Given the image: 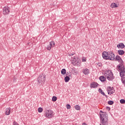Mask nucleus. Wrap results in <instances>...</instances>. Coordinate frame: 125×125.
Returning a JSON list of instances; mask_svg holds the SVG:
<instances>
[{
  "label": "nucleus",
  "mask_w": 125,
  "mask_h": 125,
  "mask_svg": "<svg viewBox=\"0 0 125 125\" xmlns=\"http://www.w3.org/2000/svg\"><path fill=\"white\" fill-rule=\"evenodd\" d=\"M106 109H107L108 111H110V110H111V108L109 106H106Z\"/></svg>",
  "instance_id": "33"
},
{
  "label": "nucleus",
  "mask_w": 125,
  "mask_h": 125,
  "mask_svg": "<svg viewBox=\"0 0 125 125\" xmlns=\"http://www.w3.org/2000/svg\"><path fill=\"white\" fill-rule=\"evenodd\" d=\"M117 53H118L119 55H124L125 54V51L123 50H118Z\"/></svg>",
  "instance_id": "18"
},
{
  "label": "nucleus",
  "mask_w": 125,
  "mask_h": 125,
  "mask_svg": "<svg viewBox=\"0 0 125 125\" xmlns=\"http://www.w3.org/2000/svg\"><path fill=\"white\" fill-rule=\"evenodd\" d=\"M113 87H111V86H108L107 88V91L108 94H110V95H111V94H113L114 93V91H113Z\"/></svg>",
  "instance_id": "10"
},
{
  "label": "nucleus",
  "mask_w": 125,
  "mask_h": 125,
  "mask_svg": "<svg viewBox=\"0 0 125 125\" xmlns=\"http://www.w3.org/2000/svg\"><path fill=\"white\" fill-rule=\"evenodd\" d=\"M72 64L73 66H76L77 67H80L81 66V62L79 61L73 62Z\"/></svg>",
  "instance_id": "14"
},
{
  "label": "nucleus",
  "mask_w": 125,
  "mask_h": 125,
  "mask_svg": "<svg viewBox=\"0 0 125 125\" xmlns=\"http://www.w3.org/2000/svg\"><path fill=\"white\" fill-rule=\"evenodd\" d=\"M10 110H11L10 107L6 108L5 115H6L7 116L10 115Z\"/></svg>",
  "instance_id": "16"
},
{
  "label": "nucleus",
  "mask_w": 125,
  "mask_h": 125,
  "mask_svg": "<svg viewBox=\"0 0 125 125\" xmlns=\"http://www.w3.org/2000/svg\"><path fill=\"white\" fill-rule=\"evenodd\" d=\"M82 125H87V124L85 123H83Z\"/></svg>",
  "instance_id": "36"
},
{
  "label": "nucleus",
  "mask_w": 125,
  "mask_h": 125,
  "mask_svg": "<svg viewBox=\"0 0 125 125\" xmlns=\"http://www.w3.org/2000/svg\"><path fill=\"white\" fill-rule=\"evenodd\" d=\"M71 58H78V57H77V56H73L71 57Z\"/></svg>",
  "instance_id": "35"
},
{
  "label": "nucleus",
  "mask_w": 125,
  "mask_h": 125,
  "mask_svg": "<svg viewBox=\"0 0 125 125\" xmlns=\"http://www.w3.org/2000/svg\"><path fill=\"white\" fill-rule=\"evenodd\" d=\"M115 54L113 52L105 51L103 52V58L105 60H115Z\"/></svg>",
  "instance_id": "2"
},
{
  "label": "nucleus",
  "mask_w": 125,
  "mask_h": 125,
  "mask_svg": "<svg viewBox=\"0 0 125 125\" xmlns=\"http://www.w3.org/2000/svg\"><path fill=\"white\" fill-rule=\"evenodd\" d=\"M116 7H118V5L117 4V3H115L114 8H116Z\"/></svg>",
  "instance_id": "34"
},
{
  "label": "nucleus",
  "mask_w": 125,
  "mask_h": 125,
  "mask_svg": "<svg viewBox=\"0 0 125 125\" xmlns=\"http://www.w3.org/2000/svg\"><path fill=\"white\" fill-rule=\"evenodd\" d=\"M120 103H121V104H125V99H121V100H120Z\"/></svg>",
  "instance_id": "25"
},
{
  "label": "nucleus",
  "mask_w": 125,
  "mask_h": 125,
  "mask_svg": "<svg viewBox=\"0 0 125 125\" xmlns=\"http://www.w3.org/2000/svg\"><path fill=\"white\" fill-rule=\"evenodd\" d=\"M82 72L84 74V75H85V76H86L87 75H88L89 74V69L87 68H83Z\"/></svg>",
  "instance_id": "11"
},
{
  "label": "nucleus",
  "mask_w": 125,
  "mask_h": 125,
  "mask_svg": "<svg viewBox=\"0 0 125 125\" xmlns=\"http://www.w3.org/2000/svg\"><path fill=\"white\" fill-rule=\"evenodd\" d=\"M73 55H75V53H72L68 54V56H73Z\"/></svg>",
  "instance_id": "32"
},
{
  "label": "nucleus",
  "mask_w": 125,
  "mask_h": 125,
  "mask_svg": "<svg viewBox=\"0 0 125 125\" xmlns=\"http://www.w3.org/2000/svg\"><path fill=\"white\" fill-rule=\"evenodd\" d=\"M98 91L99 93H101V94H102L104 96H105L106 98H108V96H107L106 94H105V93L103 91L102 89L101 88H99Z\"/></svg>",
  "instance_id": "12"
},
{
  "label": "nucleus",
  "mask_w": 125,
  "mask_h": 125,
  "mask_svg": "<svg viewBox=\"0 0 125 125\" xmlns=\"http://www.w3.org/2000/svg\"><path fill=\"white\" fill-rule=\"evenodd\" d=\"M57 100V97L56 96H53L52 98V101L55 102Z\"/></svg>",
  "instance_id": "21"
},
{
  "label": "nucleus",
  "mask_w": 125,
  "mask_h": 125,
  "mask_svg": "<svg viewBox=\"0 0 125 125\" xmlns=\"http://www.w3.org/2000/svg\"><path fill=\"white\" fill-rule=\"evenodd\" d=\"M114 104V101H109L108 102V105H113Z\"/></svg>",
  "instance_id": "23"
},
{
  "label": "nucleus",
  "mask_w": 125,
  "mask_h": 125,
  "mask_svg": "<svg viewBox=\"0 0 125 125\" xmlns=\"http://www.w3.org/2000/svg\"><path fill=\"white\" fill-rule=\"evenodd\" d=\"M98 85H99L98 83L96 82H92L90 85V87L91 88H96V87H97Z\"/></svg>",
  "instance_id": "9"
},
{
  "label": "nucleus",
  "mask_w": 125,
  "mask_h": 125,
  "mask_svg": "<svg viewBox=\"0 0 125 125\" xmlns=\"http://www.w3.org/2000/svg\"><path fill=\"white\" fill-rule=\"evenodd\" d=\"M13 125H20L18 123L16 122V121H14L13 123Z\"/></svg>",
  "instance_id": "31"
},
{
  "label": "nucleus",
  "mask_w": 125,
  "mask_h": 125,
  "mask_svg": "<svg viewBox=\"0 0 125 125\" xmlns=\"http://www.w3.org/2000/svg\"><path fill=\"white\" fill-rule=\"evenodd\" d=\"M99 80L102 83H104L106 81V77H104V76H101L100 77Z\"/></svg>",
  "instance_id": "17"
},
{
  "label": "nucleus",
  "mask_w": 125,
  "mask_h": 125,
  "mask_svg": "<svg viewBox=\"0 0 125 125\" xmlns=\"http://www.w3.org/2000/svg\"><path fill=\"white\" fill-rule=\"evenodd\" d=\"M66 107L68 110H70V109H71V105L69 104H66Z\"/></svg>",
  "instance_id": "28"
},
{
  "label": "nucleus",
  "mask_w": 125,
  "mask_h": 125,
  "mask_svg": "<svg viewBox=\"0 0 125 125\" xmlns=\"http://www.w3.org/2000/svg\"><path fill=\"white\" fill-rule=\"evenodd\" d=\"M50 45L52 47V46H54L55 45V42L53 41L50 42Z\"/></svg>",
  "instance_id": "22"
},
{
  "label": "nucleus",
  "mask_w": 125,
  "mask_h": 125,
  "mask_svg": "<svg viewBox=\"0 0 125 125\" xmlns=\"http://www.w3.org/2000/svg\"><path fill=\"white\" fill-rule=\"evenodd\" d=\"M71 73H69L68 75L66 74V76L65 77H64V81L65 83H68L70 81V77H71Z\"/></svg>",
  "instance_id": "15"
},
{
  "label": "nucleus",
  "mask_w": 125,
  "mask_h": 125,
  "mask_svg": "<svg viewBox=\"0 0 125 125\" xmlns=\"http://www.w3.org/2000/svg\"><path fill=\"white\" fill-rule=\"evenodd\" d=\"M47 50H51V46L48 45L46 47Z\"/></svg>",
  "instance_id": "30"
},
{
  "label": "nucleus",
  "mask_w": 125,
  "mask_h": 125,
  "mask_svg": "<svg viewBox=\"0 0 125 125\" xmlns=\"http://www.w3.org/2000/svg\"><path fill=\"white\" fill-rule=\"evenodd\" d=\"M42 111H43V109L42 107H39L38 108V112L39 113H42Z\"/></svg>",
  "instance_id": "24"
},
{
  "label": "nucleus",
  "mask_w": 125,
  "mask_h": 125,
  "mask_svg": "<svg viewBox=\"0 0 125 125\" xmlns=\"http://www.w3.org/2000/svg\"><path fill=\"white\" fill-rule=\"evenodd\" d=\"M37 81L38 82L40 85L42 84V83H44V82H45V75L43 74H41L39 76Z\"/></svg>",
  "instance_id": "6"
},
{
  "label": "nucleus",
  "mask_w": 125,
  "mask_h": 125,
  "mask_svg": "<svg viewBox=\"0 0 125 125\" xmlns=\"http://www.w3.org/2000/svg\"><path fill=\"white\" fill-rule=\"evenodd\" d=\"M110 7H111V8H115V3H111Z\"/></svg>",
  "instance_id": "29"
},
{
  "label": "nucleus",
  "mask_w": 125,
  "mask_h": 125,
  "mask_svg": "<svg viewBox=\"0 0 125 125\" xmlns=\"http://www.w3.org/2000/svg\"><path fill=\"white\" fill-rule=\"evenodd\" d=\"M104 76L108 80V81H112L114 79H115V76H114V74L110 70H107L104 73Z\"/></svg>",
  "instance_id": "4"
},
{
  "label": "nucleus",
  "mask_w": 125,
  "mask_h": 125,
  "mask_svg": "<svg viewBox=\"0 0 125 125\" xmlns=\"http://www.w3.org/2000/svg\"><path fill=\"white\" fill-rule=\"evenodd\" d=\"M10 12L9 7L8 6H5L3 8V14L4 15H7V14H9V12Z\"/></svg>",
  "instance_id": "8"
},
{
  "label": "nucleus",
  "mask_w": 125,
  "mask_h": 125,
  "mask_svg": "<svg viewBox=\"0 0 125 125\" xmlns=\"http://www.w3.org/2000/svg\"><path fill=\"white\" fill-rule=\"evenodd\" d=\"M82 62H86V58L83 57L82 58Z\"/></svg>",
  "instance_id": "27"
},
{
  "label": "nucleus",
  "mask_w": 125,
  "mask_h": 125,
  "mask_svg": "<svg viewBox=\"0 0 125 125\" xmlns=\"http://www.w3.org/2000/svg\"><path fill=\"white\" fill-rule=\"evenodd\" d=\"M61 74L62 75H65L66 74V69L63 68L61 70Z\"/></svg>",
  "instance_id": "20"
},
{
  "label": "nucleus",
  "mask_w": 125,
  "mask_h": 125,
  "mask_svg": "<svg viewBox=\"0 0 125 125\" xmlns=\"http://www.w3.org/2000/svg\"><path fill=\"white\" fill-rule=\"evenodd\" d=\"M100 125H108V114L102 110L100 111Z\"/></svg>",
  "instance_id": "1"
},
{
  "label": "nucleus",
  "mask_w": 125,
  "mask_h": 125,
  "mask_svg": "<svg viewBox=\"0 0 125 125\" xmlns=\"http://www.w3.org/2000/svg\"><path fill=\"white\" fill-rule=\"evenodd\" d=\"M75 110H77V111H80L81 110V106L79 105H76L74 106Z\"/></svg>",
  "instance_id": "19"
},
{
  "label": "nucleus",
  "mask_w": 125,
  "mask_h": 125,
  "mask_svg": "<svg viewBox=\"0 0 125 125\" xmlns=\"http://www.w3.org/2000/svg\"><path fill=\"white\" fill-rule=\"evenodd\" d=\"M117 47L118 48H121V49H123V48H125V45L124 43H119L117 45Z\"/></svg>",
  "instance_id": "13"
},
{
  "label": "nucleus",
  "mask_w": 125,
  "mask_h": 125,
  "mask_svg": "<svg viewBox=\"0 0 125 125\" xmlns=\"http://www.w3.org/2000/svg\"><path fill=\"white\" fill-rule=\"evenodd\" d=\"M53 111L49 109L47 110L45 113V117L46 118H48V119H50V118H52L53 117Z\"/></svg>",
  "instance_id": "7"
},
{
  "label": "nucleus",
  "mask_w": 125,
  "mask_h": 125,
  "mask_svg": "<svg viewBox=\"0 0 125 125\" xmlns=\"http://www.w3.org/2000/svg\"><path fill=\"white\" fill-rule=\"evenodd\" d=\"M118 71L120 73V76L121 78L122 83L125 85V68H122V69Z\"/></svg>",
  "instance_id": "5"
},
{
  "label": "nucleus",
  "mask_w": 125,
  "mask_h": 125,
  "mask_svg": "<svg viewBox=\"0 0 125 125\" xmlns=\"http://www.w3.org/2000/svg\"><path fill=\"white\" fill-rule=\"evenodd\" d=\"M96 65L98 66V67H101L102 66V63L101 62H98L96 63Z\"/></svg>",
  "instance_id": "26"
},
{
  "label": "nucleus",
  "mask_w": 125,
  "mask_h": 125,
  "mask_svg": "<svg viewBox=\"0 0 125 125\" xmlns=\"http://www.w3.org/2000/svg\"><path fill=\"white\" fill-rule=\"evenodd\" d=\"M115 60L116 61H118L120 63V64L117 66V69H118L119 71L123 69H125V66L124 65V61L120 56L117 55L115 58Z\"/></svg>",
  "instance_id": "3"
}]
</instances>
